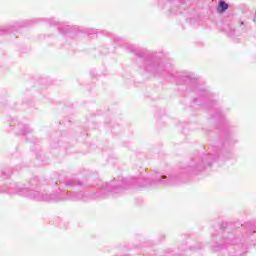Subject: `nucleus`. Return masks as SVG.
<instances>
[{
    "instance_id": "1",
    "label": "nucleus",
    "mask_w": 256,
    "mask_h": 256,
    "mask_svg": "<svg viewBox=\"0 0 256 256\" xmlns=\"http://www.w3.org/2000/svg\"><path fill=\"white\" fill-rule=\"evenodd\" d=\"M81 189L83 181L77 178H69L63 174H59L57 181L42 180L33 178L29 185L21 183H10L0 186V193H8V195H19L34 201H71V191L63 189Z\"/></svg>"
},
{
    "instance_id": "2",
    "label": "nucleus",
    "mask_w": 256,
    "mask_h": 256,
    "mask_svg": "<svg viewBox=\"0 0 256 256\" xmlns=\"http://www.w3.org/2000/svg\"><path fill=\"white\" fill-rule=\"evenodd\" d=\"M121 186L113 185V182H103L99 180L95 187L97 192H71V201H91V199H107L114 195H119L125 191V187H157V185H166L171 187L180 184V168L172 170L166 174L153 172L149 176L141 173L140 177H118Z\"/></svg>"
},
{
    "instance_id": "3",
    "label": "nucleus",
    "mask_w": 256,
    "mask_h": 256,
    "mask_svg": "<svg viewBox=\"0 0 256 256\" xmlns=\"http://www.w3.org/2000/svg\"><path fill=\"white\" fill-rule=\"evenodd\" d=\"M221 234L212 237V252L223 253L228 256H244L247 249L255 245L251 240L256 233L255 222H222L220 224Z\"/></svg>"
},
{
    "instance_id": "4",
    "label": "nucleus",
    "mask_w": 256,
    "mask_h": 256,
    "mask_svg": "<svg viewBox=\"0 0 256 256\" xmlns=\"http://www.w3.org/2000/svg\"><path fill=\"white\" fill-rule=\"evenodd\" d=\"M18 129L20 130V134L29 135V133H33V129L29 127V125H25L22 123H18Z\"/></svg>"
},
{
    "instance_id": "5",
    "label": "nucleus",
    "mask_w": 256,
    "mask_h": 256,
    "mask_svg": "<svg viewBox=\"0 0 256 256\" xmlns=\"http://www.w3.org/2000/svg\"><path fill=\"white\" fill-rule=\"evenodd\" d=\"M229 9V4L225 1H219L217 7V13H225Z\"/></svg>"
},
{
    "instance_id": "6",
    "label": "nucleus",
    "mask_w": 256,
    "mask_h": 256,
    "mask_svg": "<svg viewBox=\"0 0 256 256\" xmlns=\"http://www.w3.org/2000/svg\"><path fill=\"white\" fill-rule=\"evenodd\" d=\"M226 37L230 39V41H233V43H239V37H241V34L227 33Z\"/></svg>"
},
{
    "instance_id": "7",
    "label": "nucleus",
    "mask_w": 256,
    "mask_h": 256,
    "mask_svg": "<svg viewBox=\"0 0 256 256\" xmlns=\"http://www.w3.org/2000/svg\"><path fill=\"white\" fill-rule=\"evenodd\" d=\"M2 179H9V177H11V175H13V169L11 168H4L2 170Z\"/></svg>"
},
{
    "instance_id": "8",
    "label": "nucleus",
    "mask_w": 256,
    "mask_h": 256,
    "mask_svg": "<svg viewBox=\"0 0 256 256\" xmlns=\"http://www.w3.org/2000/svg\"><path fill=\"white\" fill-rule=\"evenodd\" d=\"M204 245L201 242L196 243L195 245L190 246V251H199V249H203Z\"/></svg>"
},
{
    "instance_id": "9",
    "label": "nucleus",
    "mask_w": 256,
    "mask_h": 256,
    "mask_svg": "<svg viewBox=\"0 0 256 256\" xmlns=\"http://www.w3.org/2000/svg\"><path fill=\"white\" fill-rule=\"evenodd\" d=\"M179 250L180 251H187V245L184 244V245L180 246Z\"/></svg>"
},
{
    "instance_id": "10",
    "label": "nucleus",
    "mask_w": 256,
    "mask_h": 256,
    "mask_svg": "<svg viewBox=\"0 0 256 256\" xmlns=\"http://www.w3.org/2000/svg\"><path fill=\"white\" fill-rule=\"evenodd\" d=\"M45 34H39L38 35V39H40V41H43V39H45Z\"/></svg>"
},
{
    "instance_id": "11",
    "label": "nucleus",
    "mask_w": 256,
    "mask_h": 256,
    "mask_svg": "<svg viewBox=\"0 0 256 256\" xmlns=\"http://www.w3.org/2000/svg\"><path fill=\"white\" fill-rule=\"evenodd\" d=\"M19 169H21V167H19V166L15 167V171H19Z\"/></svg>"
},
{
    "instance_id": "12",
    "label": "nucleus",
    "mask_w": 256,
    "mask_h": 256,
    "mask_svg": "<svg viewBox=\"0 0 256 256\" xmlns=\"http://www.w3.org/2000/svg\"><path fill=\"white\" fill-rule=\"evenodd\" d=\"M162 239H165V235H162Z\"/></svg>"
}]
</instances>
